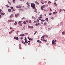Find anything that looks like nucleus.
Returning <instances> with one entry per match:
<instances>
[{"label": "nucleus", "instance_id": "f257e3e1", "mask_svg": "<svg viewBox=\"0 0 65 65\" xmlns=\"http://www.w3.org/2000/svg\"><path fill=\"white\" fill-rule=\"evenodd\" d=\"M31 7L32 8V9H34L35 7V5L34 4H32V3H31Z\"/></svg>", "mask_w": 65, "mask_h": 65}, {"label": "nucleus", "instance_id": "f03ea898", "mask_svg": "<svg viewBox=\"0 0 65 65\" xmlns=\"http://www.w3.org/2000/svg\"><path fill=\"white\" fill-rule=\"evenodd\" d=\"M21 23L22 21H20L18 22V24H19V25H20L21 26H22V25Z\"/></svg>", "mask_w": 65, "mask_h": 65}, {"label": "nucleus", "instance_id": "7ed1b4c3", "mask_svg": "<svg viewBox=\"0 0 65 65\" xmlns=\"http://www.w3.org/2000/svg\"><path fill=\"white\" fill-rule=\"evenodd\" d=\"M52 44L55 45V44H56V43L55 42V41H54V40L52 41Z\"/></svg>", "mask_w": 65, "mask_h": 65}, {"label": "nucleus", "instance_id": "20e7f679", "mask_svg": "<svg viewBox=\"0 0 65 65\" xmlns=\"http://www.w3.org/2000/svg\"><path fill=\"white\" fill-rule=\"evenodd\" d=\"M14 39L17 40H19V38L17 37H14Z\"/></svg>", "mask_w": 65, "mask_h": 65}, {"label": "nucleus", "instance_id": "39448f33", "mask_svg": "<svg viewBox=\"0 0 65 65\" xmlns=\"http://www.w3.org/2000/svg\"><path fill=\"white\" fill-rule=\"evenodd\" d=\"M40 25V23H38V24L36 23L35 24V25L36 26H38V25Z\"/></svg>", "mask_w": 65, "mask_h": 65}, {"label": "nucleus", "instance_id": "423d86ee", "mask_svg": "<svg viewBox=\"0 0 65 65\" xmlns=\"http://www.w3.org/2000/svg\"><path fill=\"white\" fill-rule=\"evenodd\" d=\"M28 28H33V26H28Z\"/></svg>", "mask_w": 65, "mask_h": 65}, {"label": "nucleus", "instance_id": "0eeeda50", "mask_svg": "<svg viewBox=\"0 0 65 65\" xmlns=\"http://www.w3.org/2000/svg\"><path fill=\"white\" fill-rule=\"evenodd\" d=\"M13 15V14H11V15L10 16V19H11V18H12V16Z\"/></svg>", "mask_w": 65, "mask_h": 65}, {"label": "nucleus", "instance_id": "6e6552de", "mask_svg": "<svg viewBox=\"0 0 65 65\" xmlns=\"http://www.w3.org/2000/svg\"><path fill=\"white\" fill-rule=\"evenodd\" d=\"M0 14H1V15H4L5 14V13H0Z\"/></svg>", "mask_w": 65, "mask_h": 65}, {"label": "nucleus", "instance_id": "1a4fd4ad", "mask_svg": "<svg viewBox=\"0 0 65 65\" xmlns=\"http://www.w3.org/2000/svg\"><path fill=\"white\" fill-rule=\"evenodd\" d=\"M21 7L20 6H19V7L18 6H16V8H20Z\"/></svg>", "mask_w": 65, "mask_h": 65}, {"label": "nucleus", "instance_id": "9d476101", "mask_svg": "<svg viewBox=\"0 0 65 65\" xmlns=\"http://www.w3.org/2000/svg\"><path fill=\"white\" fill-rule=\"evenodd\" d=\"M48 18H46L45 19V21H46V22H48Z\"/></svg>", "mask_w": 65, "mask_h": 65}, {"label": "nucleus", "instance_id": "9b49d317", "mask_svg": "<svg viewBox=\"0 0 65 65\" xmlns=\"http://www.w3.org/2000/svg\"><path fill=\"white\" fill-rule=\"evenodd\" d=\"M41 40L42 41H44V42H46L47 41V40H45L43 39H41Z\"/></svg>", "mask_w": 65, "mask_h": 65}, {"label": "nucleus", "instance_id": "f8f14e48", "mask_svg": "<svg viewBox=\"0 0 65 65\" xmlns=\"http://www.w3.org/2000/svg\"><path fill=\"white\" fill-rule=\"evenodd\" d=\"M62 35H64V34H65V32L64 31H63L62 32Z\"/></svg>", "mask_w": 65, "mask_h": 65}, {"label": "nucleus", "instance_id": "ddd939ff", "mask_svg": "<svg viewBox=\"0 0 65 65\" xmlns=\"http://www.w3.org/2000/svg\"><path fill=\"white\" fill-rule=\"evenodd\" d=\"M20 36H25V35H24V34H23V35L21 34L20 35Z\"/></svg>", "mask_w": 65, "mask_h": 65}, {"label": "nucleus", "instance_id": "4468645a", "mask_svg": "<svg viewBox=\"0 0 65 65\" xmlns=\"http://www.w3.org/2000/svg\"><path fill=\"white\" fill-rule=\"evenodd\" d=\"M19 47L20 48H21V44H19Z\"/></svg>", "mask_w": 65, "mask_h": 65}, {"label": "nucleus", "instance_id": "2eb2a0df", "mask_svg": "<svg viewBox=\"0 0 65 65\" xmlns=\"http://www.w3.org/2000/svg\"><path fill=\"white\" fill-rule=\"evenodd\" d=\"M17 24V22L16 21H15V23H14V24L15 25H16Z\"/></svg>", "mask_w": 65, "mask_h": 65}, {"label": "nucleus", "instance_id": "dca6fc26", "mask_svg": "<svg viewBox=\"0 0 65 65\" xmlns=\"http://www.w3.org/2000/svg\"><path fill=\"white\" fill-rule=\"evenodd\" d=\"M37 22V21H35L34 22V24H35V23H36Z\"/></svg>", "mask_w": 65, "mask_h": 65}, {"label": "nucleus", "instance_id": "f3484780", "mask_svg": "<svg viewBox=\"0 0 65 65\" xmlns=\"http://www.w3.org/2000/svg\"><path fill=\"white\" fill-rule=\"evenodd\" d=\"M26 4L28 6H30V5H29V3L28 2Z\"/></svg>", "mask_w": 65, "mask_h": 65}, {"label": "nucleus", "instance_id": "a211bd4d", "mask_svg": "<svg viewBox=\"0 0 65 65\" xmlns=\"http://www.w3.org/2000/svg\"><path fill=\"white\" fill-rule=\"evenodd\" d=\"M41 22H44V21H45V20H43V19H42L41 20Z\"/></svg>", "mask_w": 65, "mask_h": 65}, {"label": "nucleus", "instance_id": "6ab92c4d", "mask_svg": "<svg viewBox=\"0 0 65 65\" xmlns=\"http://www.w3.org/2000/svg\"><path fill=\"white\" fill-rule=\"evenodd\" d=\"M22 42V43H23L24 44H26V43H25V42L23 41H22L21 42Z\"/></svg>", "mask_w": 65, "mask_h": 65}, {"label": "nucleus", "instance_id": "aec40b11", "mask_svg": "<svg viewBox=\"0 0 65 65\" xmlns=\"http://www.w3.org/2000/svg\"><path fill=\"white\" fill-rule=\"evenodd\" d=\"M15 18H18V16L17 15L15 14Z\"/></svg>", "mask_w": 65, "mask_h": 65}, {"label": "nucleus", "instance_id": "412c9836", "mask_svg": "<svg viewBox=\"0 0 65 65\" xmlns=\"http://www.w3.org/2000/svg\"><path fill=\"white\" fill-rule=\"evenodd\" d=\"M23 23L24 24H25V25H26V24H27V23H26V22L25 21H24V22H23Z\"/></svg>", "mask_w": 65, "mask_h": 65}, {"label": "nucleus", "instance_id": "4be33fe9", "mask_svg": "<svg viewBox=\"0 0 65 65\" xmlns=\"http://www.w3.org/2000/svg\"><path fill=\"white\" fill-rule=\"evenodd\" d=\"M8 11H9V12H11V9H9L8 10Z\"/></svg>", "mask_w": 65, "mask_h": 65}, {"label": "nucleus", "instance_id": "5701e85b", "mask_svg": "<svg viewBox=\"0 0 65 65\" xmlns=\"http://www.w3.org/2000/svg\"><path fill=\"white\" fill-rule=\"evenodd\" d=\"M15 0H13V3H15Z\"/></svg>", "mask_w": 65, "mask_h": 65}, {"label": "nucleus", "instance_id": "b1692460", "mask_svg": "<svg viewBox=\"0 0 65 65\" xmlns=\"http://www.w3.org/2000/svg\"><path fill=\"white\" fill-rule=\"evenodd\" d=\"M35 3H37V4H39V3H38L37 1H36L35 2Z\"/></svg>", "mask_w": 65, "mask_h": 65}, {"label": "nucleus", "instance_id": "393cba45", "mask_svg": "<svg viewBox=\"0 0 65 65\" xmlns=\"http://www.w3.org/2000/svg\"><path fill=\"white\" fill-rule=\"evenodd\" d=\"M2 10L1 9H0V14L1 13H2Z\"/></svg>", "mask_w": 65, "mask_h": 65}, {"label": "nucleus", "instance_id": "a878e982", "mask_svg": "<svg viewBox=\"0 0 65 65\" xmlns=\"http://www.w3.org/2000/svg\"><path fill=\"white\" fill-rule=\"evenodd\" d=\"M19 10L20 11V10H21V11H23V10L22 9H19Z\"/></svg>", "mask_w": 65, "mask_h": 65}, {"label": "nucleus", "instance_id": "bb28decb", "mask_svg": "<svg viewBox=\"0 0 65 65\" xmlns=\"http://www.w3.org/2000/svg\"><path fill=\"white\" fill-rule=\"evenodd\" d=\"M25 42L26 43H28V41L27 40H25Z\"/></svg>", "mask_w": 65, "mask_h": 65}, {"label": "nucleus", "instance_id": "cd10ccee", "mask_svg": "<svg viewBox=\"0 0 65 65\" xmlns=\"http://www.w3.org/2000/svg\"><path fill=\"white\" fill-rule=\"evenodd\" d=\"M54 4H55V6H57V3H54Z\"/></svg>", "mask_w": 65, "mask_h": 65}, {"label": "nucleus", "instance_id": "c85d7f7f", "mask_svg": "<svg viewBox=\"0 0 65 65\" xmlns=\"http://www.w3.org/2000/svg\"><path fill=\"white\" fill-rule=\"evenodd\" d=\"M57 12H53V13L54 14H56V13H57Z\"/></svg>", "mask_w": 65, "mask_h": 65}, {"label": "nucleus", "instance_id": "c756f323", "mask_svg": "<svg viewBox=\"0 0 65 65\" xmlns=\"http://www.w3.org/2000/svg\"><path fill=\"white\" fill-rule=\"evenodd\" d=\"M42 7H43V8H44V7H45V6L44 5H43L42 6Z\"/></svg>", "mask_w": 65, "mask_h": 65}, {"label": "nucleus", "instance_id": "7c9ffc66", "mask_svg": "<svg viewBox=\"0 0 65 65\" xmlns=\"http://www.w3.org/2000/svg\"><path fill=\"white\" fill-rule=\"evenodd\" d=\"M8 3L10 4V5H11V3L9 2H8Z\"/></svg>", "mask_w": 65, "mask_h": 65}, {"label": "nucleus", "instance_id": "2f4dec72", "mask_svg": "<svg viewBox=\"0 0 65 65\" xmlns=\"http://www.w3.org/2000/svg\"><path fill=\"white\" fill-rule=\"evenodd\" d=\"M41 9L42 10H43V8L42 6H41Z\"/></svg>", "mask_w": 65, "mask_h": 65}, {"label": "nucleus", "instance_id": "473e14b6", "mask_svg": "<svg viewBox=\"0 0 65 65\" xmlns=\"http://www.w3.org/2000/svg\"><path fill=\"white\" fill-rule=\"evenodd\" d=\"M11 33H12V31H11L10 32H9V34H11Z\"/></svg>", "mask_w": 65, "mask_h": 65}, {"label": "nucleus", "instance_id": "72a5a7b5", "mask_svg": "<svg viewBox=\"0 0 65 65\" xmlns=\"http://www.w3.org/2000/svg\"><path fill=\"white\" fill-rule=\"evenodd\" d=\"M39 43H42V42H41V41H40L39 42Z\"/></svg>", "mask_w": 65, "mask_h": 65}, {"label": "nucleus", "instance_id": "f704fd0d", "mask_svg": "<svg viewBox=\"0 0 65 65\" xmlns=\"http://www.w3.org/2000/svg\"><path fill=\"white\" fill-rule=\"evenodd\" d=\"M36 33H37V31H36L35 33H34V35H35V34H36Z\"/></svg>", "mask_w": 65, "mask_h": 65}, {"label": "nucleus", "instance_id": "c9c22d12", "mask_svg": "<svg viewBox=\"0 0 65 65\" xmlns=\"http://www.w3.org/2000/svg\"><path fill=\"white\" fill-rule=\"evenodd\" d=\"M25 40H27V38L25 37L24 39Z\"/></svg>", "mask_w": 65, "mask_h": 65}, {"label": "nucleus", "instance_id": "e433bc0d", "mask_svg": "<svg viewBox=\"0 0 65 65\" xmlns=\"http://www.w3.org/2000/svg\"><path fill=\"white\" fill-rule=\"evenodd\" d=\"M31 20L29 21V23H30V24H31Z\"/></svg>", "mask_w": 65, "mask_h": 65}, {"label": "nucleus", "instance_id": "4c0bfd02", "mask_svg": "<svg viewBox=\"0 0 65 65\" xmlns=\"http://www.w3.org/2000/svg\"><path fill=\"white\" fill-rule=\"evenodd\" d=\"M48 3H52L50 1L48 2Z\"/></svg>", "mask_w": 65, "mask_h": 65}, {"label": "nucleus", "instance_id": "58836bf2", "mask_svg": "<svg viewBox=\"0 0 65 65\" xmlns=\"http://www.w3.org/2000/svg\"><path fill=\"white\" fill-rule=\"evenodd\" d=\"M25 34H26V35H28V33H26Z\"/></svg>", "mask_w": 65, "mask_h": 65}, {"label": "nucleus", "instance_id": "ea45409f", "mask_svg": "<svg viewBox=\"0 0 65 65\" xmlns=\"http://www.w3.org/2000/svg\"><path fill=\"white\" fill-rule=\"evenodd\" d=\"M39 41H40L39 40H38L37 41V42H39Z\"/></svg>", "mask_w": 65, "mask_h": 65}, {"label": "nucleus", "instance_id": "a19ab883", "mask_svg": "<svg viewBox=\"0 0 65 65\" xmlns=\"http://www.w3.org/2000/svg\"><path fill=\"white\" fill-rule=\"evenodd\" d=\"M32 19H35V17L33 16L32 17Z\"/></svg>", "mask_w": 65, "mask_h": 65}, {"label": "nucleus", "instance_id": "79ce46f5", "mask_svg": "<svg viewBox=\"0 0 65 65\" xmlns=\"http://www.w3.org/2000/svg\"><path fill=\"white\" fill-rule=\"evenodd\" d=\"M30 39H29V40H32V39L30 38Z\"/></svg>", "mask_w": 65, "mask_h": 65}, {"label": "nucleus", "instance_id": "37998d69", "mask_svg": "<svg viewBox=\"0 0 65 65\" xmlns=\"http://www.w3.org/2000/svg\"><path fill=\"white\" fill-rule=\"evenodd\" d=\"M10 8L12 9H13V7H11Z\"/></svg>", "mask_w": 65, "mask_h": 65}, {"label": "nucleus", "instance_id": "c03bdc74", "mask_svg": "<svg viewBox=\"0 0 65 65\" xmlns=\"http://www.w3.org/2000/svg\"><path fill=\"white\" fill-rule=\"evenodd\" d=\"M44 24L45 25H46V23L45 22L44 23Z\"/></svg>", "mask_w": 65, "mask_h": 65}, {"label": "nucleus", "instance_id": "a18cd8bd", "mask_svg": "<svg viewBox=\"0 0 65 65\" xmlns=\"http://www.w3.org/2000/svg\"><path fill=\"white\" fill-rule=\"evenodd\" d=\"M26 23H28V20H26Z\"/></svg>", "mask_w": 65, "mask_h": 65}, {"label": "nucleus", "instance_id": "49530a36", "mask_svg": "<svg viewBox=\"0 0 65 65\" xmlns=\"http://www.w3.org/2000/svg\"><path fill=\"white\" fill-rule=\"evenodd\" d=\"M40 18H42V17H41V16H40V17H39V19H40Z\"/></svg>", "mask_w": 65, "mask_h": 65}, {"label": "nucleus", "instance_id": "de8ad7c7", "mask_svg": "<svg viewBox=\"0 0 65 65\" xmlns=\"http://www.w3.org/2000/svg\"><path fill=\"white\" fill-rule=\"evenodd\" d=\"M62 11V10H60V12H61V11Z\"/></svg>", "mask_w": 65, "mask_h": 65}, {"label": "nucleus", "instance_id": "09e8293b", "mask_svg": "<svg viewBox=\"0 0 65 65\" xmlns=\"http://www.w3.org/2000/svg\"><path fill=\"white\" fill-rule=\"evenodd\" d=\"M11 22V20H9L8 21V22Z\"/></svg>", "mask_w": 65, "mask_h": 65}, {"label": "nucleus", "instance_id": "8fccbe9b", "mask_svg": "<svg viewBox=\"0 0 65 65\" xmlns=\"http://www.w3.org/2000/svg\"><path fill=\"white\" fill-rule=\"evenodd\" d=\"M6 6L7 7H9V6H8V5H7Z\"/></svg>", "mask_w": 65, "mask_h": 65}, {"label": "nucleus", "instance_id": "3c124183", "mask_svg": "<svg viewBox=\"0 0 65 65\" xmlns=\"http://www.w3.org/2000/svg\"><path fill=\"white\" fill-rule=\"evenodd\" d=\"M48 30H51V28H48Z\"/></svg>", "mask_w": 65, "mask_h": 65}, {"label": "nucleus", "instance_id": "603ef678", "mask_svg": "<svg viewBox=\"0 0 65 65\" xmlns=\"http://www.w3.org/2000/svg\"><path fill=\"white\" fill-rule=\"evenodd\" d=\"M36 21H37V22H39V20H38Z\"/></svg>", "mask_w": 65, "mask_h": 65}, {"label": "nucleus", "instance_id": "864d4df0", "mask_svg": "<svg viewBox=\"0 0 65 65\" xmlns=\"http://www.w3.org/2000/svg\"><path fill=\"white\" fill-rule=\"evenodd\" d=\"M51 19H53V20H54V18L53 17L51 18Z\"/></svg>", "mask_w": 65, "mask_h": 65}, {"label": "nucleus", "instance_id": "5fc2aeb1", "mask_svg": "<svg viewBox=\"0 0 65 65\" xmlns=\"http://www.w3.org/2000/svg\"><path fill=\"white\" fill-rule=\"evenodd\" d=\"M10 29H12V28H11V27H10Z\"/></svg>", "mask_w": 65, "mask_h": 65}, {"label": "nucleus", "instance_id": "6e6d98bb", "mask_svg": "<svg viewBox=\"0 0 65 65\" xmlns=\"http://www.w3.org/2000/svg\"><path fill=\"white\" fill-rule=\"evenodd\" d=\"M50 11H52V9L50 8Z\"/></svg>", "mask_w": 65, "mask_h": 65}, {"label": "nucleus", "instance_id": "4d7b16f0", "mask_svg": "<svg viewBox=\"0 0 65 65\" xmlns=\"http://www.w3.org/2000/svg\"><path fill=\"white\" fill-rule=\"evenodd\" d=\"M13 31H14V30H12L11 31V32H13Z\"/></svg>", "mask_w": 65, "mask_h": 65}, {"label": "nucleus", "instance_id": "13d9d810", "mask_svg": "<svg viewBox=\"0 0 65 65\" xmlns=\"http://www.w3.org/2000/svg\"><path fill=\"white\" fill-rule=\"evenodd\" d=\"M40 16L41 17H42V16H43L42 15V14L40 15Z\"/></svg>", "mask_w": 65, "mask_h": 65}, {"label": "nucleus", "instance_id": "bf43d9fd", "mask_svg": "<svg viewBox=\"0 0 65 65\" xmlns=\"http://www.w3.org/2000/svg\"><path fill=\"white\" fill-rule=\"evenodd\" d=\"M2 17V16L1 15H0V18H1Z\"/></svg>", "mask_w": 65, "mask_h": 65}, {"label": "nucleus", "instance_id": "052dcab7", "mask_svg": "<svg viewBox=\"0 0 65 65\" xmlns=\"http://www.w3.org/2000/svg\"><path fill=\"white\" fill-rule=\"evenodd\" d=\"M43 10H44L45 11H46V10H45V9H43Z\"/></svg>", "mask_w": 65, "mask_h": 65}, {"label": "nucleus", "instance_id": "680f3d73", "mask_svg": "<svg viewBox=\"0 0 65 65\" xmlns=\"http://www.w3.org/2000/svg\"><path fill=\"white\" fill-rule=\"evenodd\" d=\"M23 19H25V17H23L22 18Z\"/></svg>", "mask_w": 65, "mask_h": 65}, {"label": "nucleus", "instance_id": "e2e57ef3", "mask_svg": "<svg viewBox=\"0 0 65 65\" xmlns=\"http://www.w3.org/2000/svg\"><path fill=\"white\" fill-rule=\"evenodd\" d=\"M41 3L42 4H44V3H43L42 2H41Z\"/></svg>", "mask_w": 65, "mask_h": 65}, {"label": "nucleus", "instance_id": "0e129e2a", "mask_svg": "<svg viewBox=\"0 0 65 65\" xmlns=\"http://www.w3.org/2000/svg\"><path fill=\"white\" fill-rule=\"evenodd\" d=\"M35 10H37V9H35Z\"/></svg>", "mask_w": 65, "mask_h": 65}, {"label": "nucleus", "instance_id": "69168bd1", "mask_svg": "<svg viewBox=\"0 0 65 65\" xmlns=\"http://www.w3.org/2000/svg\"><path fill=\"white\" fill-rule=\"evenodd\" d=\"M30 43H28V45H30Z\"/></svg>", "mask_w": 65, "mask_h": 65}, {"label": "nucleus", "instance_id": "338daca9", "mask_svg": "<svg viewBox=\"0 0 65 65\" xmlns=\"http://www.w3.org/2000/svg\"><path fill=\"white\" fill-rule=\"evenodd\" d=\"M44 36H45V35L43 36H42V37H44Z\"/></svg>", "mask_w": 65, "mask_h": 65}, {"label": "nucleus", "instance_id": "774afa93", "mask_svg": "<svg viewBox=\"0 0 65 65\" xmlns=\"http://www.w3.org/2000/svg\"><path fill=\"white\" fill-rule=\"evenodd\" d=\"M21 38V39H23V37H21V38Z\"/></svg>", "mask_w": 65, "mask_h": 65}]
</instances>
